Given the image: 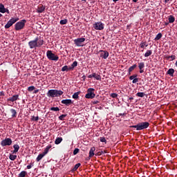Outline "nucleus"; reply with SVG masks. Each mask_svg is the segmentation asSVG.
Instances as JSON below:
<instances>
[{"label":"nucleus","instance_id":"58836bf2","mask_svg":"<svg viewBox=\"0 0 177 177\" xmlns=\"http://www.w3.org/2000/svg\"><path fill=\"white\" fill-rule=\"evenodd\" d=\"M67 114H63V115H61L60 116H59V119L61 120V121H64V118H66Z\"/></svg>","mask_w":177,"mask_h":177},{"label":"nucleus","instance_id":"393cba45","mask_svg":"<svg viewBox=\"0 0 177 177\" xmlns=\"http://www.w3.org/2000/svg\"><path fill=\"white\" fill-rule=\"evenodd\" d=\"M12 118H16L17 115V111L13 109H10Z\"/></svg>","mask_w":177,"mask_h":177},{"label":"nucleus","instance_id":"e433bc0d","mask_svg":"<svg viewBox=\"0 0 177 177\" xmlns=\"http://www.w3.org/2000/svg\"><path fill=\"white\" fill-rule=\"evenodd\" d=\"M59 23H60V25H66L68 23V19H61Z\"/></svg>","mask_w":177,"mask_h":177},{"label":"nucleus","instance_id":"c9c22d12","mask_svg":"<svg viewBox=\"0 0 177 177\" xmlns=\"http://www.w3.org/2000/svg\"><path fill=\"white\" fill-rule=\"evenodd\" d=\"M162 37V35L161 34V32H159V34H158L155 37V41H159V39H160Z\"/></svg>","mask_w":177,"mask_h":177},{"label":"nucleus","instance_id":"cd10ccee","mask_svg":"<svg viewBox=\"0 0 177 177\" xmlns=\"http://www.w3.org/2000/svg\"><path fill=\"white\" fill-rule=\"evenodd\" d=\"M149 45L147 44V42L145 41V42H141L140 44V47L142 49H145V47H147Z\"/></svg>","mask_w":177,"mask_h":177},{"label":"nucleus","instance_id":"dca6fc26","mask_svg":"<svg viewBox=\"0 0 177 177\" xmlns=\"http://www.w3.org/2000/svg\"><path fill=\"white\" fill-rule=\"evenodd\" d=\"M46 7L43 5H39L37 8V12L42 13L44 12Z\"/></svg>","mask_w":177,"mask_h":177},{"label":"nucleus","instance_id":"4468645a","mask_svg":"<svg viewBox=\"0 0 177 177\" xmlns=\"http://www.w3.org/2000/svg\"><path fill=\"white\" fill-rule=\"evenodd\" d=\"M19 95H12V97L8 98L7 102H15L19 100Z\"/></svg>","mask_w":177,"mask_h":177},{"label":"nucleus","instance_id":"7ed1b4c3","mask_svg":"<svg viewBox=\"0 0 177 177\" xmlns=\"http://www.w3.org/2000/svg\"><path fill=\"white\" fill-rule=\"evenodd\" d=\"M150 126V123L147 122H140L138 123L136 125H131L132 128H136L137 131H140V130H144V129H147V128Z\"/></svg>","mask_w":177,"mask_h":177},{"label":"nucleus","instance_id":"9b49d317","mask_svg":"<svg viewBox=\"0 0 177 177\" xmlns=\"http://www.w3.org/2000/svg\"><path fill=\"white\" fill-rule=\"evenodd\" d=\"M100 53V57L106 59L109 56V51L106 50H100L99 51Z\"/></svg>","mask_w":177,"mask_h":177},{"label":"nucleus","instance_id":"a878e982","mask_svg":"<svg viewBox=\"0 0 177 177\" xmlns=\"http://www.w3.org/2000/svg\"><path fill=\"white\" fill-rule=\"evenodd\" d=\"M63 140V138L62 137H57V139L55 141V143L56 145H59L60 144Z\"/></svg>","mask_w":177,"mask_h":177},{"label":"nucleus","instance_id":"6ab92c4d","mask_svg":"<svg viewBox=\"0 0 177 177\" xmlns=\"http://www.w3.org/2000/svg\"><path fill=\"white\" fill-rule=\"evenodd\" d=\"M50 148H52V145L46 146V149H44V151L43 152V154H44V156L48 154Z\"/></svg>","mask_w":177,"mask_h":177},{"label":"nucleus","instance_id":"a19ab883","mask_svg":"<svg viewBox=\"0 0 177 177\" xmlns=\"http://www.w3.org/2000/svg\"><path fill=\"white\" fill-rule=\"evenodd\" d=\"M145 95H146V94L144 93H138L136 94V96L140 97H145Z\"/></svg>","mask_w":177,"mask_h":177},{"label":"nucleus","instance_id":"2eb2a0df","mask_svg":"<svg viewBox=\"0 0 177 177\" xmlns=\"http://www.w3.org/2000/svg\"><path fill=\"white\" fill-rule=\"evenodd\" d=\"M14 150H12L11 152L12 154H17L20 149V146L17 144L13 145Z\"/></svg>","mask_w":177,"mask_h":177},{"label":"nucleus","instance_id":"a18cd8bd","mask_svg":"<svg viewBox=\"0 0 177 177\" xmlns=\"http://www.w3.org/2000/svg\"><path fill=\"white\" fill-rule=\"evenodd\" d=\"M100 140L101 142H104L105 144H106V140L105 139L104 137H100Z\"/></svg>","mask_w":177,"mask_h":177},{"label":"nucleus","instance_id":"7c9ffc66","mask_svg":"<svg viewBox=\"0 0 177 177\" xmlns=\"http://www.w3.org/2000/svg\"><path fill=\"white\" fill-rule=\"evenodd\" d=\"M9 158H10V160H11L12 161H14V160H15L16 159H17V155L10 154Z\"/></svg>","mask_w":177,"mask_h":177},{"label":"nucleus","instance_id":"0e129e2a","mask_svg":"<svg viewBox=\"0 0 177 177\" xmlns=\"http://www.w3.org/2000/svg\"><path fill=\"white\" fill-rule=\"evenodd\" d=\"M114 3H117L119 0H113Z\"/></svg>","mask_w":177,"mask_h":177},{"label":"nucleus","instance_id":"6e6d98bb","mask_svg":"<svg viewBox=\"0 0 177 177\" xmlns=\"http://www.w3.org/2000/svg\"><path fill=\"white\" fill-rule=\"evenodd\" d=\"M127 115V113H120V114H118L119 117H120L121 115Z\"/></svg>","mask_w":177,"mask_h":177},{"label":"nucleus","instance_id":"423d86ee","mask_svg":"<svg viewBox=\"0 0 177 177\" xmlns=\"http://www.w3.org/2000/svg\"><path fill=\"white\" fill-rule=\"evenodd\" d=\"M96 95L95 94V88H89L87 90V93L85 95V97L88 99L93 100L95 98Z\"/></svg>","mask_w":177,"mask_h":177},{"label":"nucleus","instance_id":"412c9836","mask_svg":"<svg viewBox=\"0 0 177 177\" xmlns=\"http://www.w3.org/2000/svg\"><path fill=\"white\" fill-rule=\"evenodd\" d=\"M81 93V91H77V93H75L73 95H72V97L74 99V100H78L79 99V95H80V94Z\"/></svg>","mask_w":177,"mask_h":177},{"label":"nucleus","instance_id":"bf43d9fd","mask_svg":"<svg viewBox=\"0 0 177 177\" xmlns=\"http://www.w3.org/2000/svg\"><path fill=\"white\" fill-rule=\"evenodd\" d=\"M38 92H39V89H36L35 90L34 93H38Z\"/></svg>","mask_w":177,"mask_h":177},{"label":"nucleus","instance_id":"5fc2aeb1","mask_svg":"<svg viewBox=\"0 0 177 177\" xmlns=\"http://www.w3.org/2000/svg\"><path fill=\"white\" fill-rule=\"evenodd\" d=\"M95 156H102L101 151H99L98 153H95Z\"/></svg>","mask_w":177,"mask_h":177},{"label":"nucleus","instance_id":"20e7f679","mask_svg":"<svg viewBox=\"0 0 177 177\" xmlns=\"http://www.w3.org/2000/svg\"><path fill=\"white\" fill-rule=\"evenodd\" d=\"M46 57L51 61L57 62L59 60V56L56 55L55 53H53L51 50H48L46 52Z\"/></svg>","mask_w":177,"mask_h":177},{"label":"nucleus","instance_id":"3c124183","mask_svg":"<svg viewBox=\"0 0 177 177\" xmlns=\"http://www.w3.org/2000/svg\"><path fill=\"white\" fill-rule=\"evenodd\" d=\"M0 96H5V93L4 91H0Z\"/></svg>","mask_w":177,"mask_h":177},{"label":"nucleus","instance_id":"13d9d810","mask_svg":"<svg viewBox=\"0 0 177 177\" xmlns=\"http://www.w3.org/2000/svg\"><path fill=\"white\" fill-rule=\"evenodd\" d=\"M101 155L104 154V153H107L106 151H101Z\"/></svg>","mask_w":177,"mask_h":177},{"label":"nucleus","instance_id":"5701e85b","mask_svg":"<svg viewBox=\"0 0 177 177\" xmlns=\"http://www.w3.org/2000/svg\"><path fill=\"white\" fill-rule=\"evenodd\" d=\"M62 71L63 72H68V71H71V70H70V66H67V65H65L62 68Z\"/></svg>","mask_w":177,"mask_h":177},{"label":"nucleus","instance_id":"f704fd0d","mask_svg":"<svg viewBox=\"0 0 177 177\" xmlns=\"http://www.w3.org/2000/svg\"><path fill=\"white\" fill-rule=\"evenodd\" d=\"M39 116H35V115H32V116H31V118H30V120H31V121H33V122H38V120H39Z\"/></svg>","mask_w":177,"mask_h":177},{"label":"nucleus","instance_id":"39448f33","mask_svg":"<svg viewBox=\"0 0 177 177\" xmlns=\"http://www.w3.org/2000/svg\"><path fill=\"white\" fill-rule=\"evenodd\" d=\"M26 22L27 21H26V19H21V21H18L17 23L15 24V29L16 30H23Z\"/></svg>","mask_w":177,"mask_h":177},{"label":"nucleus","instance_id":"a211bd4d","mask_svg":"<svg viewBox=\"0 0 177 177\" xmlns=\"http://www.w3.org/2000/svg\"><path fill=\"white\" fill-rule=\"evenodd\" d=\"M78 66V62L77 61H75L73 62V64L70 66V71H73L75 67Z\"/></svg>","mask_w":177,"mask_h":177},{"label":"nucleus","instance_id":"1a4fd4ad","mask_svg":"<svg viewBox=\"0 0 177 177\" xmlns=\"http://www.w3.org/2000/svg\"><path fill=\"white\" fill-rule=\"evenodd\" d=\"M93 28L97 30H102L104 29V24L102 21L95 22L93 24Z\"/></svg>","mask_w":177,"mask_h":177},{"label":"nucleus","instance_id":"2f4dec72","mask_svg":"<svg viewBox=\"0 0 177 177\" xmlns=\"http://www.w3.org/2000/svg\"><path fill=\"white\" fill-rule=\"evenodd\" d=\"M27 174V171H21L20 174H19L18 177H25Z\"/></svg>","mask_w":177,"mask_h":177},{"label":"nucleus","instance_id":"6e6552de","mask_svg":"<svg viewBox=\"0 0 177 177\" xmlns=\"http://www.w3.org/2000/svg\"><path fill=\"white\" fill-rule=\"evenodd\" d=\"M85 41H86L85 38H77V39H75L74 43H75V45L77 47H83L84 42Z\"/></svg>","mask_w":177,"mask_h":177},{"label":"nucleus","instance_id":"864d4df0","mask_svg":"<svg viewBox=\"0 0 177 177\" xmlns=\"http://www.w3.org/2000/svg\"><path fill=\"white\" fill-rule=\"evenodd\" d=\"M93 73L88 75V78H89V79H92V77H93Z\"/></svg>","mask_w":177,"mask_h":177},{"label":"nucleus","instance_id":"37998d69","mask_svg":"<svg viewBox=\"0 0 177 177\" xmlns=\"http://www.w3.org/2000/svg\"><path fill=\"white\" fill-rule=\"evenodd\" d=\"M50 110L53 111H59V107H50Z\"/></svg>","mask_w":177,"mask_h":177},{"label":"nucleus","instance_id":"69168bd1","mask_svg":"<svg viewBox=\"0 0 177 177\" xmlns=\"http://www.w3.org/2000/svg\"><path fill=\"white\" fill-rule=\"evenodd\" d=\"M168 1H169V0H165V3H168Z\"/></svg>","mask_w":177,"mask_h":177},{"label":"nucleus","instance_id":"338daca9","mask_svg":"<svg viewBox=\"0 0 177 177\" xmlns=\"http://www.w3.org/2000/svg\"><path fill=\"white\" fill-rule=\"evenodd\" d=\"M175 66L177 67V60L176 62Z\"/></svg>","mask_w":177,"mask_h":177},{"label":"nucleus","instance_id":"f8f14e48","mask_svg":"<svg viewBox=\"0 0 177 177\" xmlns=\"http://www.w3.org/2000/svg\"><path fill=\"white\" fill-rule=\"evenodd\" d=\"M61 103L62 104H65L66 106H68L73 104V102L72 100H71V99H65V100H62L61 101Z\"/></svg>","mask_w":177,"mask_h":177},{"label":"nucleus","instance_id":"8fccbe9b","mask_svg":"<svg viewBox=\"0 0 177 177\" xmlns=\"http://www.w3.org/2000/svg\"><path fill=\"white\" fill-rule=\"evenodd\" d=\"M10 14V11L8 8H5V13Z\"/></svg>","mask_w":177,"mask_h":177},{"label":"nucleus","instance_id":"774afa93","mask_svg":"<svg viewBox=\"0 0 177 177\" xmlns=\"http://www.w3.org/2000/svg\"><path fill=\"white\" fill-rule=\"evenodd\" d=\"M168 24H169V23H167V22L165 23V26H168Z\"/></svg>","mask_w":177,"mask_h":177},{"label":"nucleus","instance_id":"4c0bfd02","mask_svg":"<svg viewBox=\"0 0 177 177\" xmlns=\"http://www.w3.org/2000/svg\"><path fill=\"white\" fill-rule=\"evenodd\" d=\"M166 58H167V59H168V60L172 61V60H174V59H175L176 56H175V55L167 56Z\"/></svg>","mask_w":177,"mask_h":177},{"label":"nucleus","instance_id":"ea45409f","mask_svg":"<svg viewBox=\"0 0 177 177\" xmlns=\"http://www.w3.org/2000/svg\"><path fill=\"white\" fill-rule=\"evenodd\" d=\"M80 151V149L78 148H75L73 151V155L76 156L77 154H78V153Z\"/></svg>","mask_w":177,"mask_h":177},{"label":"nucleus","instance_id":"473e14b6","mask_svg":"<svg viewBox=\"0 0 177 177\" xmlns=\"http://www.w3.org/2000/svg\"><path fill=\"white\" fill-rule=\"evenodd\" d=\"M81 163L78 162L77 163V165H75V167H73V169H72V171H76L77 169L80 167Z\"/></svg>","mask_w":177,"mask_h":177},{"label":"nucleus","instance_id":"c85d7f7f","mask_svg":"<svg viewBox=\"0 0 177 177\" xmlns=\"http://www.w3.org/2000/svg\"><path fill=\"white\" fill-rule=\"evenodd\" d=\"M0 12L1 13H6L5 6L2 3L0 4Z\"/></svg>","mask_w":177,"mask_h":177},{"label":"nucleus","instance_id":"b1692460","mask_svg":"<svg viewBox=\"0 0 177 177\" xmlns=\"http://www.w3.org/2000/svg\"><path fill=\"white\" fill-rule=\"evenodd\" d=\"M93 76L97 80H102V76H100V75H99V74H97L96 73H93Z\"/></svg>","mask_w":177,"mask_h":177},{"label":"nucleus","instance_id":"c756f323","mask_svg":"<svg viewBox=\"0 0 177 177\" xmlns=\"http://www.w3.org/2000/svg\"><path fill=\"white\" fill-rule=\"evenodd\" d=\"M153 53V51L151 50H147L145 53V57H149L150 55H151Z\"/></svg>","mask_w":177,"mask_h":177},{"label":"nucleus","instance_id":"9d476101","mask_svg":"<svg viewBox=\"0 0 177 177\" xmlns=\"http://www.w3.org/2000/svg\"><path fill=\"white\" fill-rule=\"evenodd\" d=\"M19 20V18H11L10 21L7 22L6 25H5L4 28L6 29L10 28V26H12L13 24H15V22L18 21Z\"/></svg>","mask_w":177,"mask_h":177},{"label":"nucleus","instance_id":"f257e3e1","mask_svg":"<svg viewBox=\"0 0 177 177\" xmlns=\"http://www.w3.org/2000/svg\"><path fill=\"white\" fill-rule=\"evenodd\" d=\"M44 40L41 37H36L34 40L29 41L28 46L30 49H34V48L40 47L44 45Z\"/></svg>","mask_w":177,"mask_h":177},{"label":"nucleus","instance_id":"0eeeda50","mask_svg":"<svg viewBox=\"0 0 177 177\" xmlns=\"http://www.w3.org/2000/svg\"><path fill=\"white\" fill-rule=\"evenodd\" d=\"M0 144L1 146L3 147L6 146H11V145L12 144V139H10V138H6L5 140L1 141Z\"/></svg>","mask_w":177,"mask_h":177},{"label":"nucleus","instance_id":"c03bdc74","mask_svg":"<svg viewBox=\"0 0 177 177\" xmlns=\"http://www.w3.org/2000/svg\"><path fill=\"white\" fill-rule=\"evenodd\" d=\"M136 77H138L137 74L132 75L131 76H130L129 80H133Z\"/></svg>","mask_w":177,"mask_h":177},{"label":"nucleus","instance_id":"f03ea898","mask_svg":"<svg viewBox=\"0 0 177 177\" xmlns=\"http://www.w3.org/2000/svg\"><path fill=\"white\" fill-rule=\"evenodd\" d=\"M64 91L61 90H57V89H50L46 93V96L48 97H56L63 95Z\"/></svg>","mask_w":177,"mask_h":177},{"label":"nucleus","instance_id":"4be33fe9","mask_svg":"<svg viewBox=\"0 0 177 177\" xmlns=\"http://www.w3.org/2000/svg\"><path fill=\"white\" fill-rule=\"evenodd\" d=\"M137 67L136 64H133V66H131L129 68V75H131V73L135 70V68Z\"/></svg>","mask_w":177,"mask_h":177},{"label":"nucleus","instance_id":"bb28decb","mask_svg":"<svg viewBox=\"0 0 177 177\" xmlns=\"http://www.w3.org/2000/svg\"><path fill=\"white\" fill-rule=\"evenodd\" d=\"M44 156H44V153H39V154L38 155L37 158H36V160H37V162H39V161L41 160V159L44 158Z\"/></svg>","mask_w":177,"mask_h":177},{"label":"nucleus","instance_id":"49530a36","mask_svg":"<svg viewBox=\"0 0 177 177\" xmlns=\"http://www.w3.org/2000/svg\"><path fill=\"white\" fill-rule=\"evenodd\" d=\"M118 95L117 93H111L110 95V97H113V98H116L118 97Z\"/></svg>","mask_w":177,"mask_h":177},{"label":"nucleus","instance_id":"aec40b11","mask_svg":"<svg viewBox=\"0 0 177 177\" xmlns=\"http://www.w3.org/2000/svg\"><path fill=\"white\" fill-rule=\"evenodd\" d=\"M174 73H175V70L174 68H169L167 71V74L170 75L171 77H174Z\"/></svg>","mask_w":177,"mask_h":177},{"label":"nucleus","instance_id":"09e8293b","mask_svg":"<svg viewBox=\"0 0 177 177\" xmlns=\"http://www.w3.org/2000/svg\"><path fill=\"white\" fill-rule=\"evenodd\" d=\"M92 104H97V103H100V101H97V100H94V101H92L91 102Z\"/></svg>","mask_w":177,"mask_h":177},{"label":"nucleus","instance_id":"72a5a7b5","mask_svg":"<svg viewBox=\"0 0 177 177\" xmlns=\"http://www.w3.org/2000/svg\"><path fill=\"white\" fill-rule=\"evenodd\" d=\"M175 21V17L173 15H169V23H174Z\"/></svg>","mask_w":177,"mask_h":177},{"label":"nucleus","instance_id":"ddd939ff","mask_svg":"<svg viewBox=\"0 0 177 177\" xmlns=\"http://www.w3.org/2000/svg\"><path fill=\"white\" fill-rule=\"evenodd\" d=\"M145 67V62H138V68H139V70H140V74H142L144 73V68Z\"/></svg>","mask_w":177,"mask_h":177},{"label":"nucleus","instance_id":"603ef678","mask_svg":"<svg viewBox=\"0 0 177 177\" xmlns=\"http://www.w3.org/2000/svg\"><path fill=\"white\" fill-rule=\"evenodd\" d=\"M82 80H83V81H85V80H86V75H84V76H82Z\"/></svg>","mask_w":177,"mask_h":177},{"label":"nucleus","instance_id":"4d7b16f0","mask_svg":"<svg viewBox=\"0 0 177 177\" xmlns=\"http://www.w3.org/2000/svg\"><path fill=\"white\" fill-rule=\"evenodd\" d=\"M31 168H32L31 165H29L27 166V169H30Z\"/></svg>","mask_w":177,"mask_h":177},{"label":"nucleus","instance_id":"f3484780","mask_svg":"<svg viewBox=\"0 0 177 177\" xmlns=\"http://www.w3.org/2000/svg\"><path fill=\"white\" fill-rule=\"evenodd\" d=\"M95 147H91V149L89 150V158H92L93 156H95Z\"/></svg>","mask_w":177,"mask_h":177},{"label":"nucleus","instance_id":"e2e57ef3","mask_svg":"<svg viewBox=\"0 0 177 177\" xmlns=\"http://www.w3.org/2000/svg\"><path fill=\"white\" fill-rule=\"evenodd\" d=\"M138 1V0H133V3H137Z\"/></svg>","mask_w":177,"mask_h":177},{"label":"nucleus","instance_id":"052dcab7","mask_svg":"<svg viewBox=\"0 0 177 177\" xmlns=\"http://www.w3.org/2000/svg\"><path fill=\"white\" fill-rule=\"evenodd\" d=\"M91 160L90 155H88V157L86 158V160Z\"/></svg>","mask_w":177,"mask_h":177},{"label":"nucleus","instance_id":"680f3d73","mask_svg":"<svg viewBox=\"0 0 177 177\" xmlns=\"http://www.w3.org/2000/svg\"><path fill=\"white\" fill-rule=\"evenodd\" d=\"M129 100H133V97H130L129 98Z\"/></svg>","mask_w":177,"mask_h":177},{"label":"nucleus","instance_id":"79ce46f5","mask_svg":"<svg viewBox=\"0 0 177 177\" xmlns=\"http://www.w3.org/2000/svg\"><path fill=\"white\" fill-rule=\"evenodd\" d=\"M35 89V87L34 86H28V92H32L33 90Z\"/></svg>","mask_w":177,"mask_h":177},{"label":"nucleus","instance_id":"de8ad7c7","mask_svg":"<svg viewBox=\"0 0 177 177\" xmlns=\"http://www.w3.org/2000/svg\"><path fill=\"white\" fill-rule=\"evenodd\" d=\"M138 81H139V79L137 78V77H135V78L133 79L132 83H133V84H136V83L138 82Z\"/></svg>","mask_w":177,"mask_h":177}]
</instances>
